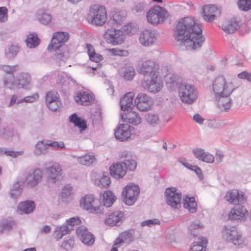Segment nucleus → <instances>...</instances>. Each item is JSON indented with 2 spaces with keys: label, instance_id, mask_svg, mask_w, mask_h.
<instances>
[{
  "label": "nucleus",
  "instance_id": "nucleus-40",
  "mask_svg": "<svg viewBox=\"0 0 251 251\" xmlns=\"http://www.w3.org/2000/svg\"><path fill=\"white\" fill-rule=\"evenodd\" d=\"M183 206L187 209L191 213L197 211V203L194 197H186L183 200Z\"/></svg>",
  "mask_w": 251,
  "mask_h": 251
},
{
  "label": "nucleus",
  "instance_id": "nucleus-39",
  "mask_svg": "<svg viewBox=\"0 0 251 251\" xmlns=\"http://www.w3.org/2000/svg\"><path fill=\"white\" fill-rule=\"evenodd\" d=\"M207 243V240L205 237L199 238L198 241L194 242L191 250L192 251H206Z\"/></svg>",
  "mask_w": 251,
  "mask_h": 251
},
{
  "label": "nucleus",
  "instance_id": "nucleus-15",
  "mask_svg": "<svg viewBox=\"0 0 251 251\" xmlns=\"http://www.w3.org/2000/svg\"><path fill=\"white\" fill-rule=\"evenodd\" d=\"M76 233L78 238L85 245L92 246L95 241L94 235L84 226L78 227L76 230Z\"/></svg>",
  "mask_w": 251,
  "mask_h": 251
},
{
  "label": "nucleus",
  "instance_id": "nucleus-48",
  "mask_svg": "<svg viewBox=\"0 0 251 251\" xmlns=\"http://www.w3.org/2000/svg\"><path fill=\"white\" fill-rule=\"evenodd\" d=\"M96 159L93 155L86 154L78 158V161L80 163L90 166L95 161Z\"/></svg>",
  "mask_w": 251,
  "mask_h": 251
},
{
  "label": "nucleus",
  "instance_id": "nucleus-5",
  "mask_svg": "<svg viewBox=\"0 0 251 251\" xmlns=\"http://www.w3.org/2000/svg\"><path fill=\"white\" fill-rule=\"evenodd\" d=\"M168 16L167 10L159 5H155L151 8L146 14L148 23L153 25L163 24Z\"/></svg>",
  "mask_w": 251,
  "mask_h": 251
},
{
  "label": "nucleus",
  "instance_id": "nucleus-31",
  "mask_svg": "<svg viewBox=\"0 0 251 251\" xmlns=\"http://www.w3.org/2000/svg\"><path fill=\"white\" fill-rule=\"evenodd\" d=\"M31 81L30 75L26 73H21L16 76L15 79V86L18 89L23 88L27 85Z\"/></svg>",
  "mask_w": 251,
  "mask_h": 251
},
{
  "label": "nucleus",
  "instance_id": "nucleus-55",
  "mask_svg": "<svg viewBox=\"0 0 251 251\" xmlns=\"http://www.w3.org/2000/svg\"><path fill=\"white\" fill-rule=\"evenodd\" d=\"M125 15L124 13H121L118 12L113 15V20L115 21L116 24L121 25L122 22L125 20Z\"/></svg>",
  "mask_w": 251,
  "mask_h": 251
},
{
  "label": "nucleus",
  "instance_id": "nucleus-51",
  "mask_svg": "<svg viewBox=\"0 0 251 251\" xmlns=\"http://www.w3.org/2000/svg\"><path fill=\"white\" fill-rule=\"evenodd\" d=\"M237 5L240 10L248 11L251 9V0H238Z\"/></svg>",
  "mask_w": 251,
  "mask_h": 251
},
{
  "label": "nucleus",
  "instance_id": "nucleus-24",
  "mask_svg": "<svg viewBox=\"0 0 251 251\" xmlns=\"http://www.w3.org/2000/svg\"><path fill=\"white\" fill-rule=\"evenodd\" d=\"M109 173L115 178L119 179L125 176L126 170L122 162L113 164L109 167Z\"/></svg>",
  "mask_w": 251,
  "mask_h": 251
},
{
  "label": "nucleus",
  "instance_id": "nucleus-47",
  "mask_svg": "<svg viewBox=\"0 0 251 251\" xmlns=\"http://www.w3.org/2000/svg\"><path fill=\"white\" fill-rule=\"evenodd\" d=\"M3 83L5 87L9 89H12L15 87L13 74L6 75L3 78Z\"/></svg>",
  "mask_w": 251,
  "mask_h": 251
},
{
  "label": "nucleus",
  "instance_id": "nucleus-26",
  "mask_svg": "<svg viewBox=\"0 0 251 251\" xmlns=\"http://www.w3.org/2000/svg\"><path fill=\"white\" fill-rule=\"evenodd\" d=\"M75 102L80 105L88 106L93 101L92 96L85 91H77L74 96Z\"/></svg>",
  "mask_w": 251,
  "mask_h": 251
},
{
  "label": "nucleus",
  "instance_id": "nucleus-63",
  "mask_svg": "<svg viewBox=\"0 0 251 251\" xmlns=\"http://www.w3.org/2000/svg\"><path fill=\"white\" fill-rule=\"evenodd\" d=\"M214 158L213 155L208 152H205L201 161L207 163H212L214 161Z\"/></svg>",
  "mask_w": 251,
  "mask_h": 251
},
{
  "label": "nucleus",
  "instance_id": "nucleus-62",
  "mask_svg": "<svg viewBox=\"0 0 251 251\" xmlns=\"http://www.w3.org/2000/svg\"><path fill=\"white\" fill-rule=\"evenodd\" d=\"M176 76L174 74H168L166 76V81L167 84H174L176 82Z\"/></svg>",
  "mask_w": 251,
  "mask_h": 251
},
{
  "label": "nucleus",
  "instance_id": "nucleus-49",
  "mask_svg": "<svg viewBox=\"0 0 251 251\" xmlns=\"http://www.w3.org/2000/svg\"><path fill=\"white\" fill-rule=\"evenodd\" d=\"M14 225L15 222L12 220L2 222L0 224V233L2 234L4 231L11 230Z\"/></svg>",
  "mask_w": 251,
  "mask_h": 251
},
{
  "label": "nucleus",
  "instance_id": "nucleus-50",
  "mask_svg": "<svg viewBox=\"0 0 251 251\" xmlns=\"http://www.w3.org/2000/svg\"><path fill=\"white\" fill-rule=\"evenodd\" d=\"M135 75V69L132 66L126 68L123 71V77L127 80H132Z\"/></svg>",
  "mask_w": 251,
  "mask_h": 251
},
{
  "label": "nucleus",
  "instance_id": "nucleus-56",
  "mask_svg": "<svg viewBox=\"0 0 251 251\" xmlns=\"http://www.w3.org/2000/svg\"><path fill=\"white\" fill-rule=\"evenodd\" d=\"M2 70L7 73L6 75L12 74L13 72L16 71L19 69V66H7V65H3L1 67Z\"/></svg>",
  "mask_w": 251,
  "mask_h": 251
},
{
  "label": "nucleus",
  "instance_id": "nucleus-8",
  "mask_svg": "<svg viewBox=\"0 0 251 251\" xmlns=\"http://www.w3.org/2000/svg\"><path fill=\"white\" fill-rule=\"evenodd\" d=\"M140 193L138 185L132 183L127 184L123 189L122 195L124 203L128 205H132L137 201Z\"/></svg>",
  "mask_w": 251,
  "mask_h": 251
},
{
  "label": "nucleus",
  "instance_id": "nucleus-32",
  "mask_svg": "<svg viewBox=\"0 0 251 251\" xmlns=\"http://www.w3.org/2000/svg\"><path fill=\"white\" fill-rule=\"evenodd\" d=\"M121 118L123 120L134 125H137L141 122V118L139 114L132 111L121 114Z\"/></svg>",
  "mask_w": 251,
  "mask_h": 251
},
{
  "label": "nucleus",
  "instance_id": "nucleus-27",
  "mask_svg": "<svg viewBox=\"0 0 251 251\" xmlns=\"http://www.w3.org/2000/svg\"><path fill=\"white\" fill-rule=\"evenodd\" d=\"M134 234L132 229L121 233L114 241V245L120 247L124 243L129 244L133 241Z\"/></svg>",
  "mask_w": 251,
  "mask_h": 251
},
{
  "label": "nucleus",
  "instance_id": "nucleus-38",
  "mask_svg": "<svg viewBox=\"0 0 251 251\" xmlns=\"http://www.w3.org/2000/svg\"><path fill=\"white\" fill-rule=\"evenodd\" d=\"M37 19L40 23L47 25L51 22L52 16L47 10L41 9L38 12Z\"/></svg>",
  "mask_w": 251,
  "mask_h": 251
},
{
  "label": "nucleus",
  "instance_id": "nucleus-1",
  "mask_svg": "<svg viewBox=\"0 0 251 251\" xmlns=\"http://www.w3.org/2000/svg\"><path fill=\"white\" fill-rule=\"evenodd\" d=\"M201 25L191 17L182 18L176 24L174 36L175 39L193 50L200 48L205 38L201 35Z\"/></svg>",
  "mask_w": 251,
  "mask_h": 251
},
{
  "label": "nucleus",
  "instance_id": "nucleus-2",
  "mask_svg": "<svg viewBox=\"0 0 251 251\" xmlns=\"http://www.w3.org/2000/svg\"><path fill=\"white\" fill-rule=\"evenodd\" d=\"M69 39V34L66 32L58 31L53 34L48 49L50 51H56V59L65 61L69 57L67 47L65 45Z\"/></svg>",
  "mask_w": 251,
  "mask_h": 251
},
{
  "label": "nucleus",
  "instance_id": "nucleus-6",
  "mask_svg": "<svg viewBox=\"0 0 251 251\" xmlns=\"http://www.w3.org/2000/svg\"><path fill=\"white\" fill-rule=\"evenodd\" d=\"M178 90L183 102L191 104L197 100V92L194 86L185 82L181 83L178 87Z\"/></svg>",
  "mask_w": 251,
  "mask_h": 251
},
{
  "label": "nucleus",
  "instance_id": "nucleus-7",
  "mask_svg": "<svg viewBox=\"0 0 251 251\" xmlns=\"http://www.w3.org/2000/svg\"><path fill=\"white\" fill-rule=\"evenodd\" d=\"M89 18L93 25L101 26L106 22L107 14L105 8L103 6L94 5L91 6Z\"/></svg>",
  "mask_w": 251,
  "mask_h": 251
},
{
  "label": "nucleus",
  "instance_id": "nucleus-25",
  "mask_svg": "<svg viewBox=\"0 0 251 251\" xmlns=\"http://www.w3.org/2000/svg\"><path fill=\"white\" fill-rule=\"evenodd\" d=\"M230 95H216L215 99L217 102V106L221 111H227L231 105V99Z\"/></svg>",
  "mask_w": 251,
  "mask_h": 251
},
{
  "label": "nucleus",
  "instance_id": "nucleus-14",
  "mask_svg": "<svg viewBox=\"0 0 251 251\" xmlns=\"http://www.w3.org/2000/svg\"><path fill=\"white\" fill-rule=\"evenodd\" d=\"M159 65L152 60H147L143 63L138 72L144 75L143 77H149L158 75Z\"/></svg>",
  "mask_w": 251,
  "mask_h": 251
},
{
  "label": "nucleus",
  "instance_id": "nucleus-9",
  "mask_svg": "<svg viewBox=\"0 0 251 251\" xmlns=\"http://www.w3.org/2000/svg\"><path fill=\"white\" fill-rule=\"evenodd\" d=\"M141 86L148 91L155 94L160 91L163 87V82L158 75L143 77L141 80Z\"/></svg>",
  "mask_w": 251,
  "mask_h": 251
},
{
  "label": "nucleus",
  "instance_id": "nucleus-37",
  "mask_svg": "<svg viewBox=\"0 0 251 251\" xmlns=\"http://www.w3.org/2000/svg\"><path fill=\"white\" fill-rule=\"evenodd\" d=\"M116 199V197L112 191H106L102 195L103 205L107 207H110Z\"/></svg>",
  "mask_w": 251,
  "mask_h": 251
},
{
  "label": "nucleus",
  "instance_id": "nucleus-59",
  "mask_svg": "<svg viewBox=\"0 0 251 251\" xmlns=\"http://www.w3.org/2000/svg\"><path fill=\"white\" fill-rule=\"evenodd\" d=\"M193 153L197 158L200 160H202L205 152L203 149L197 148L193 150Z\"/></svg>",
  "mask_w": 251,
  "mask_h": 251
},
{
  "label": "nucleus",
  "instance_id": "nucleus-54",
  "mask_svg": "<svg viewBox=\"0 0 251 251\" xmlns=\"http://www.w3.org/2000/svg\"><path fill=\"white\" fill-rule=\"evenodd\" d=\"M39 98V95L38 94H34L31 96L26 97L24 99H18V103H21L23 102H33Z\"/></svg>",
  "mask_w": 251,
  "mask_h": 251
},
{
  "label": "nucleus",
  "instance_id": "nucleus-23",
  "mask_svg": "<svg viewBox=\"0 0 251 251\" xmlns=\"http://www.w3.org/2000/svg\"><path fill=\"white\" fill-rule=\"evenodd\" d=\"M225 199L230 203L237 204L239 202H244L245 199L244 194L239 193L237 190L234 189L227 192L225 196Z\"/></svg>",
  "mask_w": 251,
  "mask_h": 251
},
{
  "label": "nucleus",
  "instance_id": "nucleus-17",
  "mask_svg": "<svg viewBox=\"0 0 251 251\" xmlns=\"http://www.w3.org/2000/svg\"><path fill=\"white\" fill-rule=\"evenodd\" d=\"M46 103L51 110L57 111L61 104L58 93L56 91L48 92L46 96Z\"/></svg>",
  "mask_w": 251,
  "mask_h": 251
},
{
  "label": "nucleus",
  "instance_id": "nucleus-22",
  "mask_svg": "<svg viewBox=\"0 0 251 251\" xmlns=\"http://www.w3.org/2000/svg\"><path fill=\"white\" fill-rule=\"evenodd\" d=\"M124 219V213L116 211L112 212L105 219L104 223L110 226H119Z\"/></svg>",
  "mask_w": 251,
  "mask_h": 251
},
{
  "label": "nucleus",
  "instance_id": "nucleus-16",
  "mask_svg": "<svg viewBox=\"0 0 251 251\" xmlns=\"http://www.w3.org/2000/svg\"><path fill=\"white\" fill-rule=\"evenodd\" d=\"M158 32L155 29H146L140 34L139 41L144 46L152 45L156 41Z\"/></svg>",
  "mask_w": 251,
  "mask_h": 251
},
{
  "label": "nucleus",
  "instance_id": "nucleus-43",
  "mask_svg": "<svg viewBox=\"0 0 251 251\" xmlns=\"http://www.w3.org/2000/svg\"><path fill=\"white\" fill-rule=\"evenodd\" d=\"M145 120L147 122L152 126H154L159 124V118L157 114L150 112L146 114Z\"/></svg>",
  "mask_w": 251,
  "mask_h": 251
},
{
  "label": "nucleus",
  "instance_id": "nucleus-45",
  "mask_svg": "<svg viewBox=\"0 0 251 251\" xmlns=\"http://www.w3.org/2000/svg\"><path fill=\"white\" fill-rule=\"evenodd\" d=\"M21 183V182H17L13 184L11 188L9 194L12 198L16 199L21 194L22 189Z\"/></svg>",
  "mask_w": 251,
  "mask_h": 251
},
{
  "label": "nucleus",
  "instance_id": "nucleus-35",
  "mask_svg": "<svg viewBox=\"0 0 251 251\" xmlns=\"http://www.w3.org/2000/svg\"><path fill=\"white\" fill-rule=\"evenodd\" d=\"M222 29L226 33L232 34L240 27L239 22L235 19H231L226 24L221 25Z\"/></svg>",
  "mask_w": 251,
  "mask_h": 251
},
{
  "label": "nucleus",
  "instance_id": "nucleus-3",
  "mask_svg": "<svg viewBox=\"0 0 251 251\" xmlns=\"http://www.w3.org/2000/svg\"><path fill=\"white\" fill-rule=\"evenodd\" d=\"M241 84L237 78H233L229 82H227L224 75H219L214 80L212 90L216 95H230Z\"/></svg>",
  "mask_w": 251,
  "mask_h": 251
},
{
  "label": "nucleus",
  "instance_id": "nucleus-57",
  "mask_svg": "<svg viewBox=\"0 0 251 251\" xmlns=\"http://www.w3.org/2000/svg\"><path fill=\"white\" fill-rule=\"evenodd\" d=\"M47 145H48V147L50 146L54 149H63L65 148V145L63 142H50V141H47Z\"/></svg>",
  "mask_w": 251,
  "mask_h": 251
},
{
  "label": "nucleus",
  "instance_id": "nucleus-52",
  "mask_svg": "<svg viewBox=\"0 0 251 251\" xmlns=\"http://www.w3.org/2000/svg\"><path fill=\"white\" fill-rule=\"evenodd\" d=\"M4 154L7 156H12L13 158H16L21 155V152L7 151L5 148H0V155H2Z\"/></svg>",
  "mask_w": 251,
  "mask_h": 251
},
{
  "label": "nucleus",
  "instance_id": "nucleus-33",
  "mask_svg": "<svg viewBox=\"0 0 251 251\" xmlns=\"http://www.w3.org/2000/svg\"><path fill=\"white\" fill-rule=\"evenodd\" d=\"M35 204L33 201H26L20 203L17 207V211L20 214H28L32 212L35 208Z\"/></svg>",
  "mask_w": 251,
  "mask_h": 251
},
{
  "label": "nucleus",
  "instance_id": "nucleus-30",
  "mask_svg": "<svg viewBox=\"0 0 251 251\" xmlns=\"http://www.w3.org/2000/svg\"><path fill=\"white\" fill-rule=\"evenodd\" d=\"M122 157H124L123 163L126 170L134 171L137 166V162L135 160V156L130 155L127 151H124L122 153Z\"/></svg>",
  "mask_w": 251,
  "mask_h": 251
},
{
  "label": "nucleus",
  "instance_id": "nucleus-20",
  "mask_svg": "<svg viewBox=\"0 0 251 251\" xmlns=\"http://www.w3.org/2000/svg\"><path fill=\"white\" fill-rule=\"evenodd\" d=\"M131 128L133 127L128 124H120L115 131L116 138L122 142L127 140L130 136Z\"/></svg>",
  "mask_w": 251,
  "mask_h": 251
},
{
  "label": "nucleus",
  "instance_id": "nucleus-41",
  "mask_svg": "<svg viewBox=\"0 0 251 251\" xmlns=\"http://www.w3.org/2000/svg\"><path fill=\"white\" fill-rule=\"evenodd\" d=\"M26 46L30 48H35L40 43V40L35 33H30L25 40Z\"/></svg>",
  "mask_w": 251,
  "mask_h": 251
},
{
  "label": "nucleus",
  "instance_id": "nucleus-4",
  "mask_svg": "<svg viewBox=\"0 0 251 251\" xmlns=\"http://www.w3.org/2000/svg\"><path fill=\"white\" fill-rule=\"evenodd\" d=\"M223 239L227 242H231L238 248H243L246 245L241 234L236 228L231 226H225L222 230Z\"/></svg>",
  "mask_w": 251,
  "mask_h": 251
},
{
  "label": "nucleus",
  "instance_id": "nucleus-10",
  "mask_svg": "<svg viewBox=\"0 0 251 251\" xmlns=\"http://www.w3.org/2000/svg\"><path fill=\"white\" fill-rule=\"evenodd\" d=\"M100 201L98 200L94 199L92 195H86L80 200V205L83 209L93 213H101L103 206L97 205Z\"/></svg>",
  "mask_w": 251,
  "mask_h": 251
},
{
  "label": "nucleus",
  "instance_id": "nucleus-58",
  "mask_svg": "<svg viewBox=\"0 0 251 251\" xmlns=\"http://www.w3.org/2000/svg\"><path fill=\"white\" fill-rule=\"evenodd\" d=\"M160 223L159 220L157 219H153L143 221L141 226H151L152 225H159Z\"/></svg>",
  "mask_w": 251,
  "mask_h": 251
},
{
  "label": "nucleus",
  "instance_id": "nucleus-53",
  "mask_svg": "<svg viewBox=\"0 0 251 251\" xmlns=\"http://www.w3.org/2000/svg\"><path fill=\"white\" fill-rule=\"evenodd\" d=\"M75 241L71 237L66 240H64L61 244V247L67 251L71 250L74 245Z\"/></svg>",
  "mask_w": 251,
  "mask_h": 251
},
{
  "label": "nucleus",
  "instance_id": "nucleus-64",
  "mask_svg": "<svg viewBox=\"0 0 251 251\" xmlns=\"http://www.w3.org/2000/svg\"><path fill=\"white\" fill-rule=\"evenodd\" d=\"M144 6L142 3H139L135 5L133 8V11L136 13L141 12L144 11Z\"/></svg>",
  "mask_w": 251,
  "mask_h": 251
},
{
  "label": "nucleus",
  "instance_id": "nucleus-44",
  "mask_svg": "<svg viewBox=\"0 0 251 251\" xmlns=\"http://www.w3.org/2000/svg\"><path fill=\"white\" fill-rule=\"evenodd\" d=\"M19 51V47L17 45H11L5 50V54L7 58L12 59L15 57Z\"/></svg>",
  "mask_w": 251,
  "mask_h": 251
},
{
  "label": "nucleus",
  "instance_id": "nucleus-60",
  "mask_svg": "<svg viewBox=\"0 0 251 251\" xmlns=\"http://www.w3.org/2000/svg\"><path fill=\"white\" fill-rule=\"evenodd\" d=\"M81 221L78 217H73L67 220V223L69 226L78 225L80 224Z\"/></svg>",
  "mask_w": 251,
  "mask_h": 251
},
{
  "label": "nucleus",
  "instance_id": "nucleus-21",
  "mask_svg": "<svg viewBox=\"0 0 251 251\" xmlns=\"http://www.w3.org/2000/svg\"><path fill=\"white\" fill-rule=\"evenodd\" d=\"M248 210L243 205H239L232 208L228 213L229 219L231 220H242L246 219Z\"/></svg>",
  "mask_w": 251,
  "mask_h": 251
},
{
  "label": "nucleus",
  "instance_id": "nucleus-18",
  "mask_svg": "<svg viewBox=\"0 0 251 251\" xmlns=\"http://www.w3.org/2000/svg\"><path fill=\"white\" fill-rule=\"evenodd\" d=\"M43 176L42 171L39 168L31 170L28 173L26 178L27 185L30 187L36 186L41 181Z\"/></svg>",
  "mask_w": 251,
  "mask_h": 251
},
{
  "label": "nucleus",
  "instance_id": "nucleus-12",
  "mask_svg": "<svg viewBox=\"0 0 251 251\" xmlns=\"http://www.w3.org/2000/svg\"><path fill=\"white\" fill-rule=\"evenodd\" d=\"M104 37L108 43L116 45L122 44L125 40V36L122 30L111 28L105 32Z\"/></svg>",
  "mask_w": 251,
  "mask_h": 251
},
{
  "label": "nucleus",
  "instance_id": "nucleus-29",
  "mask_svg": "<svg viewBox=\"0 0 251 251\" xmlns=\"http://www.w3.org/2000/svg\"><path fill=\"white\" fill-rule=\"evenodd\" d=\"M134 97V94L133 92H128L121 99L120 104L122 110L129 111L132 109L134 106L133 103Z\"/></svg>",
  "mask_w": 251,
  "mask_h": 251
},
{
  "label": "nucleus",
  "instance_id": "nucleus-13",
  "mask_svg": "<svg viewBox=\"0 0 251 251\" xmlns=\"http://www.w3.org/2000/svg\"><path fill=\"white\" fill-rule=\"evenodd\" d=\"M137 108L141 111H146L151 108L153 101L151 97L145 93H139L134 100Z\"/></svg>",
  "mask_w": 251,
  "mask_h": 251
},
{
  "label": "nucleus",
  "instance_id": "nucleus-61",
  "mask_svg": "<svg viewBox=\"0 0 251 251\" xmlns=\"http://www.w3.org/2000/svg\"><path fill=\"white\" fill-rule=\"evenodd\" d=\"M89 58L91 61L97 63L102 59V56L99 54L96 53L95 51H93V54H90Z\"/></svg>",
  "mask_w": 251,
  "mask_h": 251
},
{
  "label": "nucleus",
  "instance_id": "nucleus-28",
  "mask_svg": "<svg viewBox=\"0 0 251 251\" xmlns=\"http://www.w3.org/2000/svg\"><path fill=\"white\" fill-rule=\"evenodd\" d=\"M62 169L60 165L55 163L46 169V173L48 177L53 183L59 179L62 174Z\"/></svg>",
  "mask_w": 251,
  "mask_h": 251
},
{
  "label": "nucleus",
  "instance_id": "nucleus-34",
  "mask_svg": "<svg viewBox=\"0 0 251 251\" xmlns=\"http://www.w3.org/2000/svg\"><path fill=\"white\" fill-rule=\"evenodd\" d=\"M69 121L79 128L81 133L87 128L86 120L78 117L75 113H74L70 116Z\"/></svg>",
  "mask_w": 251,
  "mask_h": 251
},
{
  "label": "nucleus",
  "instance_id": "nucleus-36",
  "mask_svg": "<svg viewBox=\"0 0 251 251\" xmlns=\"http://www.w3.org/2000/svg\"><path fill=\"white\" fill-rule=\"evenodd\" d=\"M55 74L56 75L55 78L56 82L60 86L63 87V86L67 85L70 81H72L73 83L75 82V81L73 78L68 76L64 73L55 72Z\"/></svg>",
  "mask_w": 251,
  "mask_h": 251
},
{
  "label": "nucleus",
  "instance_id": "nucleus-42",
  "mask_svg": "<svg viewBox=\"0 0 251 251\" xmlns=\"http://www.w3.org/2000/svg\"><path fill=\"white\" fill-rule=\"evenodd\" d=\"M48 147L47 145V142H39L35 146L34 153L36 155H40L42 154H45L48 152Z\"/></svg>",
  "mask_w": 251,
  "mask_h": 251
},
{
  "label": "nucleus",
  "instance_id": "nucleus-19",
  "mask_svg": "<svg viewBox=\"0 0 251 251\" xmlns=\"http://www.w3.org/2000/svg\"><path fill=\"white\" fill-rule=\"evenodd\" d=\"M203 19L208 22H211L215 19L219 17L221 14V11L215 5H205L203 7Z\"/></svg>",
  "mask_w": 251,
  "mask_h": 251
},
{
  "label": "nucleus",
  "instance_id": "nucleus-46",
  "mask_svg": "<svg viewBox=\"0 0 251 251\" xmlns=\"http://www.w3.org/2000/svg\"><path fill=\"white\" fill-rule=\"evenodd\" d=\"M96 184L100 188H107L109 187L111 181L110 177L108 176L103 175L100 179H97L95 181Z\"/></svg>",
  "mask_w": 251,
  "mask_h": 251
},
{
  "label": "nucleus",
  "instance_id": "nucleus-11",
  "mask_svg": "<svg viewBox=\"0 0 251 251\" xmlns=\"http://www.w3.org/2000/svg\"><path fill=\"white\" fill-rule=\"evenodd\" d=\"M167 203L171 207L178 208L181 206V194L175 187L168 188L165 191Z\"/></svg>",
  "mask_w": 251,
  "mask_h": 251
}]
</instances>
